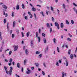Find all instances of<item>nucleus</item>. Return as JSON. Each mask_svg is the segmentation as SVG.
Wrapping results in <instances>:
<instances>
[{
  "mask_svg": "<svg viewBox=\"0 0 77 77\" xmlns=\"http://www.w3.org/2000/svg\"><path fill=\"white\" fill-rule=\"evenodd\" d=\"M30 35V32L29 31L26 33V35L27 37H29V35Z\"/></svg>",
  "mask_w": 77,
  "mask_h": 77,
  "instance_id": "nucleus-11",
  "label": "nucleus"
},
{
  "mask_svg": "<svg viewBox=\"0 0 77 77\" xmlns=\"http://www.w3.org/2000/svg\"><path fill=\"white\" fill-rule=\"evenodd\" d=\"M66 66H68V61L67 60H66Z\"/></svg>",
  "mask_w": 77,
  "mask_h": 77,
  "instance_id": "nucleus-10",
  "label": "nucleus"
},
{
  "mask_svg": "<svg viewBox=\"0 0 77 77\" xmlns=\"http://www.w3.org/2000/svg\"><path fill=\"white\" fill-rule=\"evenodd\" d=\"M62 77H64V75H66V74H65V73L63 72H62Z\"/></svg>",
  "mask_w": 77,
  "mask_h": 77,
  "instance_id": "nucleus-13",
  "label": "nucleus"
},
{
  "mask_svg": "<svg viewBox=\"0 0 77 77\" xmlns=\"http://www.w3.org/2000/svg\"><path fill=\"white\" fill-rule=\"evenodd\" d=\"M58 62L60 63H62V61L61 60H59Z\"/></svg>",
  "mask_w": 77,
  "mask_h": 77,
  "instance_id": "nucleus-54",
  "label": "nucleus"
},
{
  "mask_svg": "<svg viewBox=\"0 0 77 77\" xmlns=\"http://www.w3.org/2000/svg\"><path fill=\"white\" fill-rule=\"evenodd\" d=\"M19 5H16V9L17 10H18L19 9Z\"/></svg>",
  "mask_w": 77,
  "mask_h": 77,
  "instance_id": "nucleus-20",
  "label": "nucleus"
},
{
  "mask_svg": "<svg viewBox=\"0 0 77 77\" xmlns=\"http://www.w3.org/2000/svg\"><path fill=\"white\" fill-rule=\"evenodd\" d=\"M6 19H5L4 20V24H5V23H6Z\"/></svg>",
  "mask_w": 77,
  "mask_h": 77,
  "instance_id": "nucleus-41",
  "label": "nucleus"
},
{
  "mask_svg": "<svg viewBox=\"0 0 77 77\" xmlns=\"http://www.w3.org/2000/svg\"><path fill=\"white\" fill-rule=\"evenodd\" d=\"M73 9V10H74V11H75L76 14H77V9L76 10L75 7H74Z\"/></svg>",
  "mask_w": 77,
  "mask_h": 77,
  "instance_id": "nucleus-12",
  "label": "nucleus"
},
{
  "mask_svg": "<svg viewBox=\"0 0 77 77\" xmlns=\"http://www.w3.org/2000/svg\"><path fill=\"white\" fill-rule=\"evenodd\" d=\"M27 71L26 72V73L27 74H29L30 73L31 71H30V70L29 68H27Z\"/></svg>",
  "mask_w": 77,
  "mask_h": 77,
  "instance_id": "nucleus-4",
  "label": "nucleus"
},
{
  "mask_svg": "<svg viewBox=\"0 0 77 77\" xmlns=\"http://www.w3.org/2000/svg\"><path fill=\"white\" fill-rule=\"evenodd\" d=\"M27 59H25L23 61V63L24 65H26V63H27Z\"/></svg>",
  "mask_w": 77,
  "mask_h": 77,
  "instance_id": "nucleus-7",
  "label": "nucleus"
},
{
  "mask_svg": "<svg viewBox=\"0 0 77 77\" xmlns=\"http://www.w3.org/2000/svg\"><path fill=\"white\" fill-rule=\"evenodd\" d=\"M30 18H32V17H33V16L32 14H30Z\"/></svg>",
  "mask_w": 77,
  "mask_h": 77,
  "instance_id": "nucleus-60",
  "label": "nucleus"
},
{
  "mask_svg": "<svg viewBox=\"0 0 77 77\" xmlns=\"http://www.w3.org/2000/svg\"><path fill=\"white\" fill-rule=\"evenodd\" d=\"M12 38H14V34L12 35Z\"/></svg>",
  "mask_w": 77,
  "mask_h": 77,
  "instance_id": "nucleus-62",
  "label": "nucleus"
},
{
  "mask_svg": "<svg viewBox=\"0 0 77 77\" xmlns=\"http://www.w3.org/2000/svg\"><path fill=\"white\" fill-rule=\"evenodd\" d=\"M36 6H38V7H39L40 8L41 7V5H37Z\"/></svg>",
  "mask_w": 77,
  "mask_h": 77,
  "instance_id": "nucleus-59",
  "label": "nucleus"
},
{
  "mask_svg": "<svg viewBox=\"0 0 77 77\" xmlns=\"http://www.w3.org/2000/svg\"><path fill=\"white\" fill-rule=\"evenodd\" d=\"M43 41L44 44H45L46 42H47V39H46V38H44L43 39Z\"/></svg>",
  "mask_w": 77,
  "mask_h": 77,
  "instance_id": "nucleus-8",
  "label": "nucleus"
},
{
  "mask_svg": "<svg viewBox=\"0 0 77 77\" xmlns=\"http://www.w3.org/2000/svg\"><path fill=\"white\" fill-rule=\"evenodd\" d=\"M53 41L54 44H56V39L55 38H54L53 39Z\"/></svg>",
  "mask_w": 77,
  "mask_h": 77,
  "instance_id": "nucleus-23",
  "label": "nucleus"
},
{
  "mask_svg": "<svg viewBox=\"0 0 77 77\" xmlns=\"http://www.w3.org/2000/svg\"><path fill=\"white\" fill-rule=\"evenodd\" d=\"M12 72L10 70H9L8 71H7V72H6V73L7 74H8V75H12Z\"/></svg>",
  "mask_w": 77,
  "mask_h": 77,
  "instance_id": "nucleus-3",
  "label": "nucleus"
},
{
  "mask_svg": "<svg viewBox=\"0 0 77 77\" xmlns=\"http://www.w3.org/2000/svg\"><path fill=\"white\" fill-rule=\"evenodd\" d=\"M16 32L17 34H18V33H19V30H18V29H17Z\"/></svg>",
  "mask_w": 77,
  "mask_h": 77,
  "instance_id": "nucleus-57",
  "label": "nucleus"
},
{
  "mask_svg": "<svg viewBox=\"0 0 77 77\" xmlns=\"http://www.w3.org/2000/svg\"><path fill=\"white\" fill-rule=\"evenodd\" d=\"M71 54V50H69L68 51V54Z\"/></svg>",
  "mask_w": 77,
  "mask_h": 77,
  "instance_id": "nucleus-36",
  "label": "nucleus"
},
{
  "mask_svg": "<svg viewBox=\"0 0 77 77\" xmlns=\"http://www.w3.org/2000/svg\"><path fill=\"white\" fill-rule=\"evenodd\" d=\"M42 74L43 75H45V73L44 72V71H42Z\"/></svg>",
  "mask_w": 77,
  "mask_h": 77,
  "instance_id": "nucleus-55",
  "label": "nucleus"
},
{
  "mask_svg": "<svg viewBox=\"0 0 77 77\" xmlns=\"http://www.w3.org/2000/svg\"><path fill=\"white\" fill-rule=\"evenodd\" d=\"M52 21H53V22L54 21V18H53V17H52Z\"/></svg>",
  "mask_w": 77,
  "mask_h": 77,
  "instance_id": "nucleus-53",
  "label": "nucleus"
},
{
  "mask_svg": "<svg viewBox=\"0 0 77 77\" xmlns=\"http://www.w3.org/2000/svg\"><path fill=\"white\" fill-rule=\"evenodd\" d=\"M10 71H12V67L11 66L10 67Z\"/></svg>",
  "mask_w": 77,
  "mask_h": 77,
  "instance_id": "nucleus-42",
  "label": "nucleus"
},
{
  "mask_svg": "<svg viewBox=\"0 0 77 77\" xmlns=\"http://www.w3.org/2000/svg\"><path fill=\"white\" fill-rule=\"evenodd\" d=\"M13 47L14 48V51H17V49H18V46L17 45H14Z\"/></svg>",
  "mask_w": 77,
  "mask_h": 77,
  "instance_id": "nucleus-1",
  "label": "nucleus"
},
{
  "mask_svg": "<svg viewBox=\"0 0 77 77\" xmlns=\"http://www.w3.org/2000/svg\"><path fill=\"white\" fill-rule=\"evenodd\" d=\"M60 27L61 28H63V23H61Z\"/></svg>",
  "mask_w": 77,
  "mask_h": 77,
  "instance_id": "nucleus-18",
  "label": "nucleus"
},
{
  "mask_svg": "<svg viewBox=\"0 0 77 77\" xmlns=\"http://www.w3.org/2000/svg\"><path fill=\"white\" fill-rule=\"evenodd\" d=\"M35 64L36 65V66H37V67H38V66H39V64L38 63H35Z\"/></svg>",
  "mask_w": 77,
  "mask_h": 77,
  "instance_id": "nucleus-19",
  "label": "nucleus"
},
{
  "mask_svg": "<svg viewBox=\"0 0 77 77\" xmlns=\"http://www.w3.org/2000/svg\"><path fill=\"white\" fill-rule=\"evenodd\" d=\"M14 12H12V15H11L12 17H14Z\"/></svg>",
  "mask_w": 77,
  "mask_h": 77,
  "instance_id": "nucleus-39",
  "label": "nucleus"
},
{
  "mask_svg": "<svg viewBox=\"0 0 77 77\" xmlns=\"http://www.w3.org/2000/svg\"><path fill=\"white\" fill-rule=\"evenodd\" d=\"M12 65V63H8V65L9 66H11V65Z\"/></svg>",
  "mask_w": 77,
  "mask_h": 77,
  "instance_id": "nucleus-58",
  "label": "nucleus"
},
{
  "mask_svg": "<svg viewBox=\"0 0 77 77\" xmlns=\"http://www.w3.org/2000/svg\"><path fill=\"white\" fill-rule=\"evenodd\" d=\"M52 32V28H50V32L51 33V32Z\"/></svg>",
  "mask_w": 77,
  "mask_h": 77,
  "instance_id": "nucleus-49",
  "label": "nucleus"
},
{
  "mask_svg": "<svg viewBox=\"0 0 77 77\" xmlns=\"http://www.w3.org/2000/svg\"><path fill=\"white\" fill-rule=\"evenodd\" d=\"M4 60L5 62H8V60L6 59H5Z\"/></svg>",
  "mask_w": 77,
  "mask_h": 77,
  "instance_id": "nucleus-48",
  "label": "nucleus"
},
{
  "mask_svg": "<svg viewBox=\"0 0 77 77\" xmlns=\"http://www.w3.org/2000/svg\"><path fill=\"white\" fill-rule=\"evenodd\" d=\"M40 14H41L43 17H45V14H44V13H43V11H41L40 12Z\"/></svg>",
  "mask_w": 77,
  "mask_h": 77,
  "instance_id": "nucleus-16",
  "label": "nucleus"
},
{
  "mask_svg": "<svg viewBox=\"0 0 77 77\" xmlns=\"http://www.w3.org/2000/svg\"><path fill=\"white\" fill-rule=\"evenodd\" d=\"M25 53L26 55H28L29 54V50L27 49H26L25 50Z\"/></svg>",
  "mask_w": 77,
  "mask_h": 77,
  "instance_id": "nucleus-6",
  "label": "nucleus"
},
{
  "mask_svg": "<svg viewBox=\"0 0 77 77\" xmlns=\"http://www.w3.org/2000/svg\"><path fill=\"white\" fill-rule=\"evenodd\" d=\"M2 50H3V48H2V47H1V48L0 49V51L1 52L2 51Z\"/></svg>",
  "mask_w": 77,
  "mask_h": 77,
  "instance_id": "nucleus-40",
  "label": "nucleus"
},
{
  "mask_svg": "<svg viewBox=\"0 0 77 77\" xmlns=\"http://www.w3.org/2000/svg\"><path fill=\"white\" fill-rule=\"evenodd\" d=\"M32 11H36V9L34 7H33L32 8Z\"/></svg>",
  "mask_w": 77,
  "mask_h": 77,
  "instance_id": "nucleus-9",
  "label": "nucleus"
},
{
  "mask_svg": "<svg viewBox=\"0 0 77 77\" xmlns=\"http://www.w3.org/2000/svg\"><path fill=\"white\" fill-rule=\"evenodd\" d=\"M21 34H22V37H24V33H23V32H21Z\"/></svg>",
  "mask_w": 77,
  "mask_h": 77,
  "instance_id": "nucleus-50",
  "label": "nucleus"
},
{
  "mask_svg": "<svg viewBox=\"0 0 77 77\" xmlns=\"http://www.w3.org/2000/svg\"><path fill=\"white\" fill-rule=\"evenodd\" d=\"M48 48L47 47L46 49V50L45 51V53H47V51H48Z\"/></svg>",
  "mask_w": 77,
  "mask_h": 77,
  "instance_id": "nucleus-35",
  "label": "nucleus"
},
{
  "mask_svg": "<svg viewBox=\"0 0 77 77\" xmlns=\"http://www.w3.org/2000/svg\"><path fill=\"white\" fill-rule=\"evenodd\" d=\"M57 51L58 52V53L60 52V51H59V48L57 47Z\"/></svg>",
  "mask_w": 77,
  "mask_h": 77,
  "instance_id": "nucleus-32",
  "label": "nucleus"
},
{
  "mask_svg": "<svg viewBox=\"0 0 77 77\" xmlns=\"http://www.w3.org/2000/svg\"><path fill=\"white\" fill-rule=\"evenodd\" d=\"M12 59L10 58L9 60L10 63H11V62H12Z\"/></svg>",
  "mask_w": 77,
  "mask_h": 77,
  "instance_id": "nucleus-30",
  "label": "nucleus"
},
{
  "mask_svg": "<svg viewBox=\"0 0 77 77\" xmlns=\"http://www.w3.org/2000/svg\"><path fill=\"white\" fill-rule=\"evenodd\" d=\"M36 37L37 38L39 37V36H38V34L37 32H36Z\"/></svg>",
  "mask_w": 77,
  "mask_h": 77,
  "instance_id": "nucleus-52",
  "label": "nucleus"
},
{
  "mask_svg": "<svg viewBox=\"0 0 77 77\" xmlns=\"http://www.w3.org/2000/svg\"><path fill=\"white\" fill-rule=\"evenodd\" d=\"M37 38H38V42H40V37H39V36H38Z\"/></svg>",
  "mask_w": 77,
  "mask_h": 77,
  "instance_id": "nucleus-33",
  "label": "nucleus"
},
{
  "mask_svg": "<svg viewBox=\"0 0 77 77\" xmlns=\"http://www.w3.org/2000/svg\"><path fill=\"white\" fill-rule=\"evenodd\" d=\"M24 18L25 20H28V18L27 17V16H25Z\"/></svg>",
  "mask_w": 77,
  "mask_h": 77,
  "instance_id": "nucleus-38",
  "label": "nucleus"
},
{
  "mask_svg": "<svg viewBox=\"0 0 77 77\" xmlns=\"http://www.w3.org/2000/svg\"><path fill=\"white\" fill-rule=\"evenodd\" d=\"M22 72H23V67L21 68Z\"/></svg>",
  "mask_w": 77,
  "mask_h": 77,
  "instance_id": "nucleus-64",
  "label": "nucleus"
},
{
  "mask_svg": "<svg viewBox=\"0 0 77 77\" xmlns=\"http://www.w3.org/2000/svg\"><path fill=\"white\" fill-rule=\"evenodd\" d=\"M51 11H53V7H52L51 6Z\"/></svg>",
  "mask_w": 77,
  "mask_h": 77,
  "instance_id": "nucleus-47",
  "label": "nucleus"
},
{
  "mask_svg": "<svg viewBox=\"0 0 77 77\" xmlns=\"http://www.w3.org/2000/svg\"><path fill=\"white\" fill-rule=\"evenodd\" d=\"M33 41L32 40L31 41V47H32V46H33Z\"/></svg>",
  "mask_w": 77,
  "mask_h": 77,
  "instance_id": "nucleus-17",
  "label": "nucleus"
},
{
  "mask_svg": "<svg viewBox=\"0 0 77 77\" xmlns=\"http://www.w3.org/2000/svg\"><path fill=\"white\" fill-rule=\"evenodd\" d=\"M73 5H74L75 7H77V5L75 3H73Z\"/></svg>",
  "mask_w": 77,
  "mask_h": 77,
  "instance_id": "nucleus-31",
  "label": "nucleus"
},
{
  "mask_svg": "<svg viewBox=\"0 0 77 77\" xmlns=\"http://www.w3.org/2000/svg\"><path fill=\"white\" fill-rule=\"evenodd\" d=\"M22 8L23 9H24L25 8V5H24L23 4H22Z\"/></svg>",
  "mask_w": 77,
  "mask_h": 77,
  "instance_id": "nucleus-21",
  "label": "nucleus"
},
{
  "mask_svg": "<svg viewBox=\"0 0 77 77\" xmlns=\"http://www.w3.org/2000/svg\"><path fill=\"white\" fill-rule=\"evenodd\" d=\"M63 6L64 9H65V7H66V6H65V5L64 4H63Z\"/></svg>",
  "mask_w": 77,
  "mask_h": 77,
  "instance_id": "nucleus-34",
  "label": "nucleus"
},
{
  "mask_svg": "<svg viewBox=\"0 0 77 77\" xmlns=\"http://www.w3.org/2000/svg\"><path fill=\"white\" fill-rule=\"evenodd\" d=\"M55 26H57V28L58 29H59L60 27H59V23H57V22H55Z\"/></svg>",
  "mask_w": 77,
  "mask_h": 77,
  "instance_id": "nucleus-2",
  "label": "nucleus"
},
{
  "mask_svg": "<svg viewBox=\"0 0 77 77\" xmlns=\"http://www.w3.org/2000/svg\"><path fill=\"white\" fill-rule=\"evenodd\" d=\"M70 57L71 59H73V57H74V56L72 54H71L70 56Z\"/></svg>",
  "mask_w": 77,
  "mask_h": 77,
  "instance_id": "nucleus-22",
  "label": "nucleus"
},
{
  "mask_svg": "<svg viewBox=\"0 0 77 77\" xmlns=\"http://www.w3.org/2000/svg\"><path fill=\"white\" fill-rule=\"evenodd\" d=\"M69 36H70V37H72V35H71V34L69 33Z\"/></svg>",
  "mask_w": 77,
  "mask_h": 77,
  "instance_id": "nucleus-63",
  "label": "nucleus"
},
{
  "mask_svg": "<svg viewBox=\"0 0 77 77\" xmlns=\"http://www.w3.org/2000/svg\"><path fill=\"white\" fill-rule=\"evenodd\" d=\"M34 17L35 18V20H36V14H34Z\"/></svg>",
  "mask_w": 77,
  "mask_h": 77,
  "instance_id": "nucleus-45",
  "label": "nucleus"
},
{
  "mask_svg": "<svg viewBox=\"0 0 77 77\" xmlns=\"http://www.w3.org/2000/svg\"><path fill=\"white\" fill-rule=\"evenodd\" d=\"M71 23H72V24H74V20H71Z\"/></svg>",
  "mask_w": 77,
  "mask_h": 77,
  "instance_id": "nucleus-43",
  "label": "nucleus"
},
{
  "mask_svg": "<svg viewBox=\"0 0 77 77\" xmlns=\"http://www.w3.org/2000/svg\"><path fill=\"white\" fill-rule=\"evenodd\" d=\"M20 63H17V68H20Z\"/></svg>",
  "mask_w": 77,
  "mask_h": 77,
  "instance_id": "nucleus-29",
  "label": "nucleus"
},
{
  "mask_svg": "<svg viewBox=\"0 0 77 77\" xmlns=\"http://www.w3.org/2000/svg\"><path fill=\"white\" fill-rule=\"evenodd\" d=\"M2 7L4 8V9H8V8H7V6H6V5H2Z\"/></svg>",
  "mask_w": 77,
  "mask_h": 77,
  "instance_id": "nucleus-5",
  "label": "nucleus"
},
{
  "mask_svg": "<svg viewBox=\"0 0 77 77\" xmlns=\"http://www.w3.org/2000/svg\"><path fill=\"white\" fill-rule=\"evenodd\" d=\"M38 57L39 58H41L42 57V54H40L38 55Z\"/></svg>",
  "mask_w": 77,
  "mask_h": 77,
  "instance_id": "nucleus-37",
  "label": "nucleus"
},
{
  "mask_svg": "<svg viewBox=\"0 0 77 77\" xmlns=\"http://www.w3.org/2000/svg\"><path fill=\"white\" fill-rule=\"evenodd\" d=\"M66 24L68 25L69 24V21L68 20H66Z\"/></svg>",
  "mask_w": 77,
  "mask_h": 77,
  "instance_id": "nucleus-25",
  "label": "nucleus"
},
{
  "mask_svg": "<svg viewBox=\"0 0 77 77\" xmlns=\"http://www.w3.org/2000/svg\"><path fill=\"white\" fill-rule=\"evenodd\" d=\"M56 65H57V66H59V63L58 62H57L56 63Z\"/></svg>",
  "mask_w": 77,
  "mask_h": 77,
  "instance_id": "nucleus-28",
  "label": "nucleus"
},
{
  "mask_svg": "<svg viewBox=\"0 0 77 77\" xmlns=\"http://www.w3.org/2000/svg\"><path fill=\"white\" fill-rule=\"evenodd\" d=\"M46 26L47 27H48V28H50V25L48 23H47L46 24Z\"/></svg>",
  "mask_w": 77,
  "mask_h": 77,
  "instance_id": "nucleus-26",
  "label": "nucleus"
},
{
  "mask_svg": "<svg viewBox=\"0 0 77 77\" xmlns=\"http://www.w3.org/2000/svg\"><path fill=\"white\" fill-rule=\"evenodd\" d=\"M67 41H70L71 42V39L70 38H68L67 39Z\"/></svg>",
  "mask_w": 77,
  "mask_h": 77,
  "instance_id": "nucleus-24",
  "label": "nucleus"
},
{
  "mask_svg": "<svg viewBox=\"0 0 77 77\" xmlns=\"http://www.w3.org/2000/svg\"><path fill=\"white\" fill-rule=\"evenodd\" d=\"M16 22L15 21H14L13 23V27H14L15 26Z\"/></svg>",
  "mask_w": 77,
  "mask_h": 77,
  "instance_id": "nucleus-14",
  "label": "nucleus"
},
{
  "mask_svg": "<svg viewBox=\"0 0 77 77\" xmlns=\"http://www.w3.org/2000/svg\"><path fill=\"white\" fill-rule=\"evenodd\" d=\"M57 11L58 12V14H59V12H60V11H59V9H57Z\"/></svg>",
  "mask_w": 77,
  "mask_h": 77,
  "instance_id": "nucleus-61",
  "label": "nucleus"
},
{
  "mask_svg": "<svg viewBox=\"0 0 77 77\" xmlns=\"http://www.w3.org/2000/svg\"><path fill=\"white\" fill-rule=\"evenodd\" d=\"M38 32H39V33H41V30L40 29H39Z\"/></svg>",
  "mask_w": 77,
  "mask_h": 77,
  "instance_id": "nucleus-51",
  "label": "nucleus"
},
{
  "mask_svg": "<svg viewBox=\"0 0 77 77\" xmlns=\"http://www.w3.org/2000/svg\"><path fill=\"white\" fill-rule=\"evenodd\" d=\"M2 32H0V39H1V40H2Z\"/></svg>",
  "mask_w": 77,
  "mask_h": 77,
  "instance_id": "nucleus-15",
  "label": "nucleus"
},
{
  "mask_svg": "<svg viewBox=\"0 0 77 77\" xmlns=\"http://www.w3.org/2000/svg\"><path fill=\"white\" fill-rule=\"evenodd\" d=\"M40 54V52L38 51H36L35 52V54Z\"/></svg>",
  "mask_w": 77,
  "mask_h": 77,
  "instance_id": "nucleus-27",
  "label": "nucleus"
},
{
  "mask_svg": "<svg viewBox=\"0 0 77 77\" xmlns=\"http://www.w3.org/2000/svg\"><path fill=\"white\" fill-rule=\"evenodd\" d=\"M42 36L43 37H45V34L44 33H42Z\"/></svg>",
  "mask_w": 77,
  "mask_h": 77,
  "instance_id": "nucleus-46",
  "label": "nucleus"
},
{
  "mask_svg": "<svg viewBox=\"0 0 77 77\" xmlns=\"http://www.w3.org/2000/svg\"><path fill=\"white\" fill-rule=\"evenodd\" d=\"M12 54V51H10L9 52V55H11Z\"/></svg>",
  "mask_w": 77,
  "mask_h": 77,
  "instance_id": "nucleus-56",
  "label": "nucleus"
},
{
  "mask_svg": "<svg viewBox=\"0 0 77 77\" xmlns=\"http://www.w3.org/2000/svg\"><path fill=\"white\" fill-rule=\"evenodd\" d=\"M4 69H5V71L6 72L7 71H7V68H6V66H4Z\"/></svg>",
  "mask_w": 77,
  "mask_h": 77,
  "instance_id": "nucleus-44",
  "label": "nucleus"
}]
</instances>
